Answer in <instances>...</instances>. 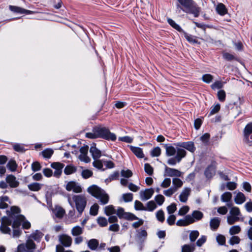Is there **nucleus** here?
Segmentation results:
<instances>
[{
    "label": "nucleus",
    "instance_id": "40",
    "mask_svg": "<svg viewBox=\"0 0 252 252\" xmlns=\"http://www.w3.org/2000/svg\"><path fill=\"white\" fill-rule=\"evenodd\" d=\"M7 167L11 171H15L17 167V164L14 160L11 159L7 163Z\"/></svg>",
    "mask_w": 252,
    "mask_h": 252
},
{
    "label": "nucleus",
    "instance_id": "38",
    "mask_svg": "<svg viewBox=\"0 0 252 252\" xmlns=\"http://www.w3.org/2000/svg\"><path fill=\"white\" fill-rule=\"evenodd\" d=\"M103 159H96L94 160V161L93 162V166L95 167L96 168L100 170H102V171H104V169H103Z\"/></svg>",
    "mask_w": 252,
    "mask_h": 252
},
{
    "label": "nucleus",
    "instance_id": "23",
    "mask_svg": "<svg viewBox=\"0 0 252 252\" xmlns=\"http://www.w3.org/2000/svg\"><path fill=\"white\" fill-rule=\"evenodd\" d=\"M177 148L176 151V155L175 156L176 158L177 159V161L179 163L180 162L182 159L186 157L187 152L186 151L183 149L180 148L179 147Z\"/></svg>",
    "mask_w": 252,
    "mask_h": 252
},
{
    "label": "nucleus",
    "instance_id": "59",
    "mask_svg": "<svg viewBox=\"0 0 252 252\" xmlns=\"http://www.w3.org/2000/svg\"><path fill=\"white\" fill-rule=\"evenodd\" d=\"M96 127L95 126L93 128V132H87L86 133V137L90 139H96L97 138V135L95 132Z\"/></svg>",
    "mask_w": 252,
    "mask_h": 252
},
{
    "label": "nucleus",
    "instance_id": "58",
    "mask_svg": "<svg viewBox=\"0 0 252 252\" xmlns=\"http://www.w3.org/2000/svg\"><path fill=\"white\" fill-rule=\"evenodd\" d=\"M155 200L159 206H161L164 202L165 198L162 195L158 194L155 197Z\"/></svg>",
    "mask_w": 252,
    "mask_h": 252
},
{
    "label": "nucleus",
    "instance_id": "24",
    "mask_svg": "<svg viewBox=\"0 0 252 252\" xmlns=\"http://www.w3.org/2000/svg\"><path fill=\"white\" fill-rule=\"evenodd\" d=\"M167 22L171 27L179 32L183 33L184 32L183 29L172 19L168 18Z\"/></svg>",
    "mask_w": 252,
    "mask_h": 252
},
{
    "label": "nucleus",
    "instance_id": "48",
    "mask_svg": "<svg viewBox=\"0 0 252 252\" xmlns=\"http://www.w3.org/2000/svg\"><path fill=\"white\" fill-rule=\"evenodd\" d=\"M156 218L157 220L161 222H163L164 221V213L162 210L160 209L157 212Z\"/></svg>",
    "mask_w": 252,
    "mask_h": 252
},
{
    "label": "nucleus",
    "instance_id": "4",
    "mask_svg": "<svg viewBox=\"0 0 252 252\" xmlns=\"http://www.w3.org/2000/svg\"><path fill=\"white\" fill-rule=\"evenodd\" d=\"M72 199L75 202L77 211L81 216L87 205L86 197L83 195H74Z\"/></svg>",
    "mask_w": 252,
    "mask_h": 252
},
{
    "label": "nucleus",
    "instance_id": "57",
    "mask_svg": "<svg viewBox=\"0 0 252 252\" xmlns=\"http://www.w3.org/2000/svg\"><path fill=\"white\" fill-rule=\"evenodd\" d=\"M241 231V227L238 225H234L232 226L229 229V233L230 235H234L238 234Z\"/></svg>",
    "mask_w": 252,
    "mask_h": 252
},
{
    "label": "nucleus",
    "instance_id": "54",
    "mask_svg": "<svg viewBox=\"0 0 252 252\" xmlns=\"http://www.w3.org/2000/svg\"><path fill=\"white\" fill-rule=\"evenodd\" d=\"M217 96L218 99L220 102H224L225 100L226 97V94L225 91L223 90H220L217 93Z\"/></svg>",
    "mask_w": 252,
    "mask_h": 252
},
{
    "label": "nucleus",
    "instance_id": "36",
    "mask_svg": "<svg viewBox=\"0 0 252 252\" xmlns=\"http://www.w3.org/2000/svg\"><path fill=\"white\" fill-rule=\"evenodd\" d=\"M172 184L173 187H172L173 188H175L176 191H177V189L179 188H181L183 186V182L181 179L178 178H173L172 180Z\"/></svg>",
    "mask_w": 252,
    "mask_h": 252
},
{
    "label": "nucleus",
    "instance_id": "8",
    "mask_svg": "<svg viewBox=\"0 0 252 252\" xmlns=\"http://www.w3.org/2000/svg\"><path fill=\"white\" fill-rule=\"evenodd\" d=\"M173 145L176 147L185 148L192 153H193L196 149L194 143L192 141L174 143Z\"/></svg>",
    "mask_w": 252,
    "mask_h": 252
},
{
    "label": "nucleus",
    "instance_id": "21",
    "mask_svg": "<svg viewBox=\"0 0 252 252\" xmlns=\"http://www.w3.org/2000/svg\"><path fill=\"white\" fill-rule=\"evenodd\" d=\"M190 190L191 189L189 188H184V189L183 190V191L179 195V199L181 202L184 203L187 202L188 198V196L190 194Z\"/></svg>",
    "mask_w": 252,
    "mask_h": 252
},
{
    "label": "nucleus",
    "instance_id": "17",
    "mask_svg": "<svg viewBox=\"0 0 252 252\" xmlns=\"http://www.w3.org/2000/svg\"><path fill=\"white\" fill-rule=\"evenodd\" d=\"M154 193V189L152 188L146 189L144 191H141L140 195L142 200L149 199Z\"/></svg>",
    "mask_w": 252,
    "mask_h": 252
},
{
    "label": "nucleus",
    "instance_id": "56",
    "mask_svg": "<svg viewBox=\"0 0 252 252\" xmlns=\"http://www.w3.org/2000/svg\"><path fill=\"white\" fill-rule=\"evenodd\" d=\"M161 154V149L159 147L154 148L151 152V156L152 157H158Z\"/></svg>",
    "mask_w": 252,
    "mask_h": 252
},
{
    "label": "nucleus",
    "instance_id": "41",
    "mask_svg": "<svg viewBox=\"0 0 252 252\" xmlns=\"http://www.w3.org/2000/svg\"><path fill=\"white\" fill-rule=\"evenodd\" d=\"M83 233V229L79 226L74 227L71 230V234L73 236H79Z\"/></svg>",
    "mask_w": 252,
    "mask_h": 252
},
{
    "label": "nucleus",
    "instance_id": "42",
    "mask_svg": "<svg viewBox=\"0 0 252 252\" xmlns=\"http://www.w3.org/2000/svg\"><path fill=\"white\" fill-rule=\"evenodd\" d=\"M43 236V234L37 230L34 233L31 235V237L33 238L34 240L39 242Z\"/></svg>",
    "mask_w": 252,
    "mask_h": 252
},
{
    "label": "nucleus",
    "instance_id": "29",
    "mask_svg": "<svg viewBox=\"0 0 252 252\" xmlns=\"http://www.w3.org/2000/svg\"><path fill=\"white\" fill-rule=\"evenodd\" d=\"M99 246V242L97 239H92L88 242V247L89 248L92 250H95Z\"/></svg>",
    "mask_w": 252,
    "mask_h": 252
},
{
    "label": "nucleus",
    "instance_id": "44",
    "mask_svg": "<svg viewBox=\"0 0 252 252\" xmlns=\"http://www.w3.org/2000/svg\"><path fill=\"white\" fill-rule=\"evenodd\" d=\"M199 235V233L197 230H192L189 235V240L191 242H194Z\"/></svg>",
    "mask_w": 252,
    "mask_h": 252
},
{
    "label": "nucleus",
    "instance_id": "34",
    "mask_svg": "<svg viewBox=\"0 0 252 252\" xmlns=\"http://www.w3.org/2000/svg\"><path fill=\"white\" fill-rule=\"evenodd\" d=\"M194 250V244H185L182 247V252H193Z\"/></svg>",
    "mask_w": 252,
    "mask_h": 252
},
{
    "label": "nucleus",
    "instance_id": "18",
    "mask_svg": "<svg viewBox=\"0 0 252 252\" xmlns=\"http://www.w3.org/2000/svg\"><path fill=\"white\" fill-rule=\"evenodd\" d=\"M6 183L11 188H16L19 186V183L16 180V177L13 175H8L6 178Z\"/></svg>",
    "mask_w": 252,
    "mask_h": 252
},
{
    "label": "nucleus",
    "instance_id": "11",
    "mask_svg": "<svg viewBox=\"0 0 252 252\" xmlns=\"http://www.w3.org/2000/svg\"><path fill=\"white\" fill-rule=\"evenodd\" d=\"M182 175V173L180 171L175 168L168 167L165 165V176L180 177Z\"/></svg>",
    "mask_w": 252,
    "mask_h": 252
},
{
    "label": "nucleus",
    "instance_id": "46",
    "mask_svg": "<svg viewBox=\"0 0 252 252\" xmlns=\"http://www.w3.org/2000/svg\"><path fill=\"white\" fill-rule=\"evenodd\" d=\"M232 197V194L230 192H225L221 196V200L222 202H228Z\"/></svg>",
    "mask_w": 252,
    "mask_h": 252
},
{
    "label": "nucleus",
    "instance_id": "31",
    "mask_svg": "<svg viewBox=\"0 0 252 252\" xmlns=\"http://www.w3.org/2000/svg\"><path fill=\"white\" fill-rule=\"evenodd\" d=\"M216 10L219 14L222 16L224 15L227 12L225 6L222 3H219L217 5Z\"/></svg>",
    "mask_w": 252,
    "mask_h": 252
},
{
    "label": "nucleus",
    "instance_id": "15",
    "mask_svg": "<svg viewBox=\"0 0 252 252\" xmlns=\"http://www.w3.org/2000/svg\"><path fill=\"white\" fill-rule=\"evenodd\" d=\"M90 152L94 160L98 159L101 156V151L96 147V144L93 143L91 146Z\"/></svg>",
    "mask_w": 252,
    "mask_h": 252
},
{
    "label": "nucleus",
    "instance_id": "51",
    "mask_svg": "<svg viewBox=\"0 0 252 252\" xmlns=\"http://www.w3.org/2000/svg\"><path fill=\"white\" fill-rule=\"evenodd\" d=\"M124 219L130 221H132L133 220H137L139 219V218L137 217H136L134 214L130 212H126V214H125V216L124 217Z\"/></svg>",
    "mask_w": 252,
    "mask_h": 252
},
{
    "label": "nucleus",
    "instance_id": "1",
    "mask_svg": "<svg viewBox=\"0 0 252 252\" xmlns=\"http://www.w3.org/2000/svg\"><path fill=\"white\" fill-rule=\"evenodd\" d=\"M180 4L177 5V8L187 13L192 14L195 17L199 15L200 8L193 0H177Z\"/></svg>",
    "mask_w": 252,
    "mask_h": 252
},
{
    "label": "nucleus",
    "instance_id": "37",
    "mask_svg": "<svg viewBox=\"0 0 252 252\" xmlns=\"http://www.w3.org/2000/svg\"><path fill=\"white\" fill-rule=\"evenodd\" d=\"M54 153V151L52 149L47 148L41 152L43 157L45 158H50Z\"/></svg>",
    "mask_w": 252,
    "mask_h": 252
},
{
    "label": "nucleus",
    "instance_id": "50",
    "mask_svg": "<svg viewBox=\"0 0 252 252\" xmlns=\"http://www.w3.org/2000/svg\"><path fill=\"white\" fill-rule=\"evenodd\" d=\"M134 209L137 211H145L146 207L138 200H135L134 202Z\"/></svg>",
    "mask_w": 252,
    "mask_h": 252
},
{
    "label": "nucleus",
    "instance_id": "10",
    "mask_svg": "<svg viewBox=\"0 0 252 252\" xmlns=\"http://www.w3.org/2000/svg\"><path fill=\"white\" fill-rule=\"evenodd\" d=\"M65 189L67 191L72 190L75 193H80L82 191L81 186L75 181L68 182Z\"/></svg>",
    "mask_w": 252,
    "mask_h": 252
},
{
    "label": "nucleus",
    "instance_id": "64",
    "mask_svg": "<svg viewBox=\"0 0 252 252\" xmlns=\"http://www.w3.org/2000/svg\"><path fill=\"white\" fill-rule=\"evenodd\" d=\"M240 238L237 236H233L229 240V243L231 245L238 244L240 242Z\"/></svg>",
    "mask_w": 252,
    "mask_h": 252
},
{
    "label": "nucleus",
    "instance_id": "26",
    "mask_svg": "<svg viewBox=\"0 0 252 252\" xmlns=\"http://www.w3.org/2000/svg\"><path fill=\"white\" fill-rule=\"evenodd\" d=\"M210 134L209 133H205L199 138L200 140L205 146H208L210 144Z\"/></svg>",
    "mask_w": 252,
    "mask_h": 252
},
{
    "label": "nucleus",
    "instance_id": "52",
    "mask_svg": "<svg viewBox=\"0 0 252 252\" xmlns=\"http://www.w3.org/2000/svg\"><path fill=\"white\" fill-rule=\"evenodd\" d=\"M147 236V232L145 229H141V231L137 234V237L141 242H144Z\"/></svg>",
    "mask_w": 252,
    "mask_h": 252
},
{
    "label": "nucleus",
    "instance_id": "60",
    "mask_svg": "<svg viewBox=\"0 0 252 252\" xmlns=\"http://www.w3.org/2000/svg\"><path fill=\"white\" fill-rule=\"evenodd\" d=\"M32 170L34 172L38 171L41 170V165L38 161L33 162L31 165Z\"/></svg>",
    "mask_w": 252,
    "mask_h": 252
},
{
    "label": "nucleus",
    "instance_id": "19",
    "mask_svg": "<svg viewBox=\"0 0 252 252\" xmlns=\"http://www.w3.org/2000/svg\"><path fill=\"white\" fill-rule=\"evenodd\" d=\"M222 58L227 62L235 61L239 62L240 59L235 54H232L228 52H223L222 53Z\"/></svg>",
    "mask_w": 252,
    "mask_h": 252
},
{
    "label": "nucleus",
    "instance_id": "39",
    "mask_svg": "<svg viewBox=\"0 0 252 252\" xmlns=\"http://www.w3.org/2000/svg\"><path fill=\"white\" fill-rule=\"evenodd\" d=\"M195 221H198L201 220L203 217V214L201 212L197 210L193 211L191 214Z\"/></svg>",
    "mask_w": 252,
    "mask_h": 252
},
{
    "label": "nucleus",
    "instance_id": "25",
    "mask_svg": "<svg viewBox=\"0 0 252 252\" xmlns=\"http://www.w3.org/2000/svg\"><path fill=\"white\" fill-rule=\"evenodd\" d=\"M26 252H33L36 248L35 244L32 240H27L25 245Z\"/></svg>",
    "mask_w": 252,
    "mask_h": 252
},
{
    "label": "nucleus",
    "instance_id": "16",
    "mask_svg": "<svg viewBox=\"0 0 252 252\" xmlns=\"http://www.w3.org/2000/svg\"><path fill=\"white\" fill-rule=\"evenodd\" d=\"M164 148L166 150V155L167 157L174 156L176 153L177 149L174 147L175 146L171 144H162Z\"/></svg>",
    "mask_w": 252,
    "mask_h": 252
},
{
    "label": "nucleus",
    "instance_id": "30",
    "mask_svg": "<svg viewBox=\"0 0 252 252\" xmlns=\"http://www.w3.org/2000/svg\"><path fill=\"white\" fill-rule=\"evenodd\" d=\"M246 200V197L244 193L239 192L234 198L235 202L237 204H241Z\"/></svg>",
    "mask_w": 252,
    "mask_h": 252
},
{
    "label": "nucleus",
    "instance_id": "7",
    "mask_svg": "<svg viewBox=\"0 0 252 252\" xmlns=\"http://www.w3.org/2000/svg\"><path fill=\"white\" fill-rule=\"evenodd\" d=\"M216 171V162L212 161L204 170V176L207 179H212L215 175Z\"/></svg>",
    "mask_w": 252,
    "mask_h": 252
},
{
    "label": "nucleus",
    "instance_id": "20",
    "mask_svg": "<svg viewBox=\"0 0 252 252\" xmlns=\"http://www.w3.org/2000/svg\"><path fill=\"white\" fill-rule=\"evenodd\" d=\"M130 151L138 158H143L144 157L142 149L132 145L128 146Z\"/></svg>",
    "mask_w": 252,
    "mask_h": 252
},
{
    "label": "nucleus",
    "instance_id": "3",
    "mask_svg": "<svg viewBox=\"0 0 252 252\" xmlns=\"http://www.w3.org/2000/svg\"><path fill=\"white\" fill-rule=\"evenodd\" d=\"M96 134L98 138H102L106 140H111L115 141L117 137L115 133L111 132L108 127L102 126H95Z\"/></svg>",
    "mask_w": 252,
    "mask_h": 252
},
{
    "label": "nucleus",
    "instance_id": "33",
    "mask_svg": "<svg viewBox=\"0 0 252 252\" xmlns=\"http://www.w3.org/2000/svg\"><path fill=\"white\" fill-rule=\"evenodd\" d=\"M104 213L106 215L109 216L111 215L116 213V210L112 205L107 206L104 208Z\"/></svg>",
    "mask_w": 252,
    "mask_h": 252
},
{
    "label": "nucleus",
    "instance_id": "12",
    "mask_svg": "<svg viewBox=\"0 0 252 252\" xmlns=\"http://www.w3.org/2000/svg\"><path fill=\"white\" fill-rule=\"evenodd\" d=\"M26 220V218L23 215H17V217L12 219V227L15 228L20 227L24 220Z\"/></svg>",
    "mask_w": 252,
    "mask_h": 252
},
{
    "label": "nucleus",
    "instance_id": "27",
    "mask_svg": "<svg viewBox=\"0 0 252 252\" xmlns=\"http://www.w3.org/2000/svg\"><path fill=\"white\" fill-rule=\"evenodd\" d=\"M77 168L72 164H68L64 169V173L68 175L76 172Z\"/></svg>",
    "mask_w": 252,
    "mask_h": 252
},
{
    "label": "nucleus",
    "instance_id": "28",
    "mask_svg": "<svg viewBox=\"0 0 252 252\" xmlns=\"http://www.w3.org/2000/svg\"><path fill=\"white\" fill-rule=\"evenodd\" d=\"M185 38L186 40L189 43L192 44H200V42L198 41L194 36L189 34L187 32L184 31L183 32Z\"/></svg>",
    "mask_w": 252,
    "mask_h": 252
},
{
    "label": "nucleus",
    "instance_id": "14",
    "mask_svg": "<svg viewBox=\"0 0 252 252\" xmlns=\"http://www.w3.org/2000/svg\"><path fill=\"white\" fill-rule=\"evenodd\" d=\"M59 241L64 247H69L71 245L72 238L66 234H62L59 236Z\"/></svg>",
    "mask_w": 252,
    "mask_h": 252
},
{
    "label": "nucleus",
    "instance_id": "62",
    "mask_svg": "<svg viewBox=\"0 0 252 252\" xmlns=\"http://www.w3.org/2000/svg\"><path fill=\"white\" fill-rule=\"evenodd\" d=\"M93 174V172L89 169L83 170L81 173V175L84 179H88L92 177Z\"/></svg>",
    "mask_w": 252,
    "mask_h": 252
},
{
    "label": "nucleus",
    "instance_id": "49",
    "mask_svg": "<svg viewBox=\"0 0 252 252\" xmlns=\"http://www.w3.org/2000/svg\"><path fill=\"white\" fill-rule=\"evenodd\" d=\"M220 109V104L218 103L215 105H213L211 108V111L209 114V117L218 113Z\"/></svg>",
    "mask_w": 252,
    "mask_h": 252
},
{
    "label": "nucleus",
    "instance_id": "61",
    "mask_svg": "<svg viewBox=\"0 0 252 252\" xmlns=\"http://www.w3.org/2000/svg\"><path fill=\"white\" fill-rule=\"evenodd\" d=\"M123 199L125 202H131L133 200V194L126 193L123 194Z\"/></svg>",
    "mask_w": 252,
    "mask_h": 252
},
{
    "label": "nucleus",
    "instance_id": "5",
    "mask_svg": "<svg viewBox=\"0 0 252 252\" xmlns=\"http://www.w3.org/2000/svg\"><path fill=\"white\" fill-rule=\"evenodd\" d=\"M12 220H10L8 217L4 216L1 218V222L0 225V232L4 234H11V228L9 226H12Z\"/></svg>",
    "mask_w": 252,
    "mask_h": 252
},
{
    "label": "nucleus",
    "instance_id": "22",
    "mask_svg": "<svg viewBox=\"0 0 252 252\" xmlns=\"http://www.w3.org/2000/svg\"><path fill=\"white\" fill-rule=\"evenodd\" d=\"M220 220L218 217L212 219L210 222L211 229L214 231L216 230L220 226Z\"/></svg>",
    "mask_w": 252,
    "mask_h": 252
},
{
    "label": "nucleus",
    "instance_id": "53",
    "mask_svg": "<svg viewBox=\"0 0 252 252\" xmlns=\"http://www.w3.org/2000/svg\"><path fill=\"white\" fill-rule=\"evenodd\" d=\"M97 223L101 227L106 226L108 224V220L107 219L102 217H100L97 218Z\"/></svg>",
    "mask_w": 252,
    "mask_h": 252
},
{
    "label": "nucleus",
    "instance_id": "13",
    "mask_svg": "<svg viewBox=\"0 0 252 252\" xmlns=\"http://www.w3.org/2000/svg\"><path fill=\"white\" fill-rule=\"evenodd\" d=\"M7 216L8 217L10 220H12V219L14 217H17V215H20L21 213V209L17 206H11L10 210H6V211Z\"/></svg>",
    "mask_w": 252,
    "mask_h": 252
},
{
    "label": "nucleus",
    "instance_id": "43",
    "mask_svg": "<svg viewBox=\"0 0 252 252\" xmlns=\"http://www.w3.org/2000/svg\"><path fill=\"white\" fill-rule=\"evenodd\" d=\"M99 206L97 203H94L90 208V214L92 216H96L98 214Z\"/></svg>",
    "mask_w": 252,
    "mask_h": 252
},
{
    "label": "nucleus",
    "instance_id": "6",
    "mask_svg": "<svg viewBox=\"0 0 252 252\" xmlns=\"http://www.w3.org/2000/svg\"><path fill=\"white\" fill-rule=\"evenodd\" d=\"M244 141L249 146H252V123L247 124L244 130Z\"/></svg>",
    "mask_w": 252,
    "mask_h": 252
},
{
    "label": "nucleus",
    "instance_id": "47",
    "mask_svg": "<svg viewBox=\"0 0 252 252\" xmlns=\"http://www.w3.org/2000/svg\"><path fill=\"white\" fill-rule=\"evenodd\" d=\"M223 87V83L221 81H216L211 85V88L215 90L216 89H220Z\"/></svg>",
    "mask_w": 252,
    "mask_h": 252
},
{
    "label": "nucleus",
    "instance_id": "45",
    "mask_svg": "<svg viewBox=\"0 0 252 252\" xmlns=\"http://www.w3.org/2000/svg\"><path fill=\"white\" fill-rule=\"evenodd\" d=\"M144 170L146 174L150 176L153 175L154 173L153 167L148 163L144 164Z\"/></svg>",
    "mask_w": 252,
    "mask_h": 252
},
{
    "label": "nucleus",
    "instance_id": "2",
    "mask_svg": "<svg viewBox=\"0 0 252 252\" xmlns=\"http://www.w3.org/2000/svg\"><path fill=\"white\" fill-rule=\"evenodd\" d=\"M87 191L92 196L99 199L101 205L107 204L109 200V196L105 191L95 185L89 187Z\"/></svg>",
    "mask_w": 252,
    "mask_h": 252
},
{
    "label": "nucleus",
    "instance_id": "35",
    "mask_svg": "<svg viewBox=\"0 0 252 252\" xmlns=\"http://www.w3.org/2000/svg\"><path fill=\"white\" fill-rule=\"evenodd\" d=\"M145 207V211L153 212L155 209H156L157 206L154 201L151 200L147 203L146 207Z\"/></svg>",
    "mask_w": 252,
    "mask_h": 252
},
{
    "label": "nucleus",
    "instance_id": "9",
    "mask_svg": "<svg viewBox=\"0 0 252 252\" xmlns=\"http://www.w3.org/2000/svg\"><path fill=\"white\" fill-rule=\"evenodd\" d=\"M64 164L60 162H54L51 164V167L54 169V176L56 178H60L63 172V169Z\"/></svg>",
    "mask_w": 252,
    "mask_h": 252
},
{
    "label": "nucleus",
    "instance_id": "55",
    "mask_svg": "<svg viewBox=\"0 0 252 252\" xmlns=\"http://www.w3.org/2000/svg\"><path fill=\"white\" fill-rule=\"evenodd\" d=\"M55 214L57 218L61 219L65 214V210L63 208L60 207L57 209Z\"/></svg>",
    "mask_w": 252,
    "mask_h": 252
},
{
    "label": "nucleus",
    "instance_id": "32",
    "mask_svg": "<svg viewBox=\"0 0 252 252\" xmlns=\"http://www.w3.org/2000/svg\"><path fill=\"white\" fill-rule=\"evenodd\" d=\"M42 185L37 183H32L28 185V189L33 191H37L40 190Z\"/></svg>",
    "mask_w": 252,
    "mask_h": 252
},
{
    "label": "nucleus",
    "instance_id": "63",
    "mask_svg": "<svg viewBox=\"0 0 252 252\" xmlns=\"http://www.w3.org/2000/svg\"><path fill=\"white\" fill-rule=\"evenodd\" d=\"M202 79L204 82L209 84L212 81L213 76L210 74H205L202 76Z\"/></svg>",
    "mask_w": 252,
    "mask_h": 252
}]
</instances>
